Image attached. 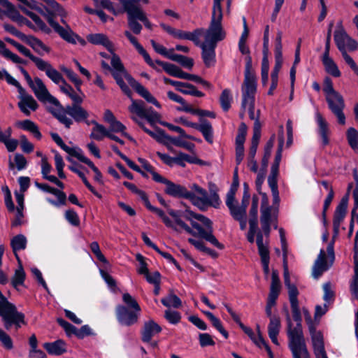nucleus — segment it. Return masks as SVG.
Listing matches in <instances>:
<instances>
[{"instance_id": "1", "label": "nucleus", "mask_w": 358, "mask_h": 358, "mask_svg": "<svg viewBox=\"0 0 358 358\" xmlns=\"http://www.w3.org/2000/svg\"><path fill=\"white\" fill-rule=\"evenodd\" d=\"M288 289L289 300L292 308V317L296 324H294L287 315L288 347L293 358H311L308 350L301 327V315L299 306V291L294 284L286 285Z\"/></svg>"}, {"instance_id": "2", "label": "nucleus", "mask_w": 358, "mask_h": 358, "mask_svg": "<svg viewBox=\"0 0 358 358\" xmlns=\"http://www.w3.org/2000/svg\"><path fill=\"white\" fill-rule=\"evenodd\" d=\"M182 217L190 222L192 227L189 226L190 232L186 229H182V231L205 239L217 248H223V245L213 234V223L209 218L187 210L182 212Z\"/></svg>"}, {"instance_id": "3", "label": "nucleus", "mask_w": 358, "mask_h": 358, "mask_svg": "<svg viewBox=\"0 0 358 358\" xmlns=\"http://www.w3.org/2000/svg\"><path fill=\"white\" fill-rule=\"evenodd\" d=\"M257 91L256 78L253 73L247 69L245 74V80L242 87V111L240 113L241 118H243L245 110H248L250 118L255 120L254 124L255 132H261V125L258 118L255 115V95Z\"/></svg>"}, {"instance_id": "4", "label": "nucleus", "mask_w": 358, "mask_h": 358, "mask_svg": "<svg viewBox=\"0 0 358 358\" xmlns=\"http://www.w3.org/2000/svg\"><path fill=\"white\" fill-rule=\"evenodd\" d=\"M215 188L214 185L210 184V194H208L206 189L194 184L192 186L191 191H187L186 199L201 210H206L208 206L218 208L220 206L221 201Z\"/></svg>"}, {"instance_id": "5", "label": "nucleus", "mask_w": 358, "mask_h": 358, "mask_svg": "<svg viewBox=\"0 0 358 358\" xmlns=\"http://www.w3.org/2000/svg\"><path fill=\"white\" fill-rule=\"evenodd\" d=\"M130 112L131 119L137 123L145 132L155 136V133L144 125L142 120H145L150 124L154 125L160 120V115L158 113L154 111L152 108H147L144 102L141 100H134L131 99V104L128 108Z\"/></svg>"}, {"instance_id": "6", "label": "nucleus", "mask_w": 358, "mask_h": 358, "mask_svg": "<svg viewBox=\"0 0 358 358\" xmlns=\"http://www.w3.org/2000/svg\"><path fill=\"white\" fill-rule=\"evenodd\" d=\"M0 317H1L6 329L12 327L18 329L25 324L24 315L17 311L16 306L9 302L0 291Z\"/></svg>"}, {"instance_id": "7", "label": "nucleus", "mask_w": 358, "mask_h": 358, "mask_svg": "<svg viewBox=\"0 0 358 358\" xmlns=\"http://www.w3.org/2000/svg\"><path fill=\"white\" fill-rule=\"evenodd\" d=\"M323 91L329 109L337 117L338 122L345 124V116L343 113L345 107L343 98L334 89L332 81L329 78L324 79Z\"/></svg>"}, {"instance_id": "8", "label": "nucleus", "mask_w": 358, "mask_h": 358, "mask_svg": "<svg viewBox=\"0 0 358 358\" xmlns=\"http://www.w3.org/2000/svg\"><path fill=\"white\" fill-rule=\"evenodd\" d=\"M80 104L81 103H76L68 105L65 108L59 110L55 115L66 128H70L73 124L72 119L78 122H85L89 125L90 122L87 120L89 113Z\"/></svg>"}, {"instance_id": "9", "label": "nucleus", "mask_w": 358, "mask_h": 358, "mask_svg": "<svg viewBox=\"0 0 358 358\" xmlns=\"http://www.w3.org/2000/svg\"><path fill=\"white\" fill-rule=\"evenodd\" d=\"M147 208L159 216L166 227L178 233L182 232V229H186L190 232L189 225L182 220V211L168 209L167 213L169 215H167L162 210L154 207L151 204Z\"/></svg>"}, {"instance_id": "10", "label": "nucleus", "mask_w": 358, "mask_h": 358, "mask_svg": "<svg viewBox=\"0 0 358 358\" xmlns=\"http://www.w3.org/2000/svg\"><path fill=\"white\" fill-rule=\"evenodd\" d=\"M334 243V241L329 243L327 253L323 249L320 250L313 266L312 275L315 279H318L332 266L335 259Z\"/></svg>"}, {"instance_id": "11", "label": "nucleus", "mask_w": 358, "mask_h": 358, "mask_svg": "<svg viewBox=\"0 0 358 358\" xmlns=\"http://www.w3.org/2000/svg\"><path fill=\"white\" fill-rule=\"evenodd\" d=\"M123 7V11L126 12L128 18V26L135 34H139L142 30V26L137 22L140 13L141 1L148 3V0H118Z\"/></svg>"}, {"instance_id": "12", "label": "nucleus", "mask_w": 358, "mask_h": 358, "mask_svg": "<svg viewBox=\"0 0 358 358\" xmlns=\"http://www.w3.org/2000/svg\"><path fill=\"white\" fill-rule=\"evenodd\" d=\"M58 15L57 14H51L48 13L44 15L46 17V20L50 24V26L53 29V30L59 34V36L66 41L68 43L76 44L77 42H79L82 45L85 44V41L81 38L78 35L75 34L70 27L66 24V20H64V17H62L61 22L64 24L66 27H62L57 22L54 20V16Z\"/></svg>"}, {"instance_id": "13", "label": "nucleus", "mask_w": 358, "mask_h": 358, "mask_svg": "<svg viewBox=\"0 0 358 358\" xmlns=\"http://www.w3.org/2000/svg\"><path fill=\"white\" fill-rule=\"evenodd\" d=\"M222 15H212L210 24L208 29L204 30L202 35L204 36L203 43L217 45V42L223 40L225 33L222 27Z\"/></svg>"}, {"instance_id": "14", "label": "nucleus", "mask_w": 358, "mask_h": 358, "mask_svg": "<svg viewBox=\"0 0 358 358\" xmlns=\"http://www.w3.org/2000/svg\"><path fill=\"white\" fill-rule=\"evenodd\" d=\"M29 87L40 101L49 103L54 106H58L59 104V101L50 94L45 85L41 78L38 77L34 78L33 83Z\"/></svg>"}, {"instance_id": "15", "label": "nucleus", "mask_w": 358, "mask_h": 358, "mask_svg": "<svg viewBox=\"0 0 358 358\" xmlns=\"http://www.w3.org/2000/svg\"><path fill=\"white\" fill-rule=\"evenodd\" d=\"M277 209L272 207L261 210L262 229L267 237L269 236L271 224H273L274 228H277Z\"/></svg>"}, {"instance_id": "16", "label": "nucleus", "mask_w": 358, "mask_h": 358, "mask_svg": "<svg viewBox=\"0 0 358 358\" xmlns=\"http://www.w3.org/2000/svg\"><path fill=\"white\" fill-rule=\"evenodd\" d=\"M36 66L38 70L45 71L46 76L59 87L66 83L62 74L50 62L41 59Z\"/></svg>"}, {"instance_id": "17", "label": "nucleus", "mask_w": 358, "mask_h": 358, "mask_svg": "<svg viewBox=\"0 0 358 358\" xmlns=\"http://www.w3.org/2000/svg\"><path fill=\"white\" fill-rule=\"evenodd\" d=\"M36 66L38 70L45 71L46 76L59 87L66 83L62 74L50 62L41 59Z\"/></svg>"}, {"instance_id": "18", "label": "nucleus", "mask_w": 358, "mask_h": 358, "mask_svg": "<svg viewBox=\"0 0 358 358\" xmlns=\"http://www.w3.org/2000/svg\"><path fill=\"white\" fill-rule=\"evenodd\" d=\"M334 38L338 48L341 52L346 51V49L355 50L358 47L357 42L350 37L343 29L335 31Z\"/></svg>"}, {"instance_id": "19", "label": "nucleus", "mask_w": 358, "mask_h": 358, "mask_svg": "<svg viewBox=\"0 0 358 358\" xmlns=\"http://www.w3.org/2000/svg\"><path fill=\"white\" fill-rule=\"evenodd\" d=\"M155 181L165 184V192L169 195L172 196H182L186 198L187 190L182 186L172 182L159 174L155 175Z\"/></svg>"}, {"instance_id": "20", "label": "nucleus", "mask_w": 358, "mask_h": 358, "mask_svg": "<svg viewBox=\"0 0 358 358\" xmlns=\"http://www.w3.org/2000/svg\"><path fill=\"white\" fill-rule=\"evenodd\" d=\"M135 310L131 311L127 307L119 305L116 308V315L118 322L126 326H130L135 324L138 321V313Z\"/></svg>"}, {"instance_id": "21", "label": "nucleus", "mask_w": 358, "mask_h": 358, "mask_svg": "<svg viewBox=\"0 0 358 358\" xmlns=\"http://www.w3.org/2000/svg\"><path fill=\"white\" fill-rule=\"evenodd\" d=\"M19 99L17 106L25 115L29 116L31 111H35L38 108L36 101L31 95L27 94L24 90L23 92L19 93Z\"/></svg>"}, {"instance_id": "22", "label": "nucleus", "mask_w": 358, "mask_h": 358, "mask_svg": "<svg viewBox=\"0 0 358 358\" xmlns=\"http://www.w3.org/2000/svg\"><path fill=\"white\" fill-rule=\"evenodd\" d=\"M217 45L200 43L199 46L202 50V59L207 67L212 66L215 63V48Z\"/></svg>"}, {"instance_id": "23", "label": "nucleus", "mask_w": 358, "mask_h": 358, "mask_svg": "<svg viewBox=\"0 0 358 358\" xmlns=\"http://www.w3.org/2000/svg\"><path fill=\"white\" fill-rule=\"evenodd\" d=\"M128 81L136 91V92L144 98L148 102L154 104L157 108L161 106L157 99L151 94V93L139 83L135 81L131 76H128Z\"/></svg>"}, {"instance_id": "24", "label": "nucleus", "mask_w": 358, "mask_h": 358, "mask_svg": "<svg viewBox=\"0 0 358 358\" xmlns=\"http://www.w3.org/2000/svg\"><path fill=\"white\" fill-rule=\"evenodd\" d=\"M348 197L344 196L342 198L340 203L337 206L334 217V232L337 234L339 230L340 224L343 220L348 206Z\"/></svg>"}, {"instance_id": "25", "label": "nucleus", "mask_w": 358, "mask_h": 358, "mask_svg": "<svg viewBox=\"0 0 358 358\" xmlns=\"http://www.w3.org/2000/svg\"><path fill=\"white\" fill-rule=\"evenodd\" d=\"M240 327L250 337V338L255 345H257L259 347L264 346L266 350L271 352V349L269 346L266 344L261 334L259 325L257 326V335L255 334L254 331L251 328L245 326L243 324H241Z\"/></svg>"}, {"instance_id": "26", "label": "nucleus", "mask_w": 358, "mask_h": 358, "mask_svg": "<svg viewBox=\"0 0 358 358\" xmlns=\"http://www.w3.org/2000/svg\"><path fill=\"white\" fill-rule=\"evenodd\" d=\"M87 41L94 45H101L105 47L110 53L113 52V44L103 34H91L87 36Z\"/></svg>"}, {"instance_id": "27", "label": "nucleus", "mask_w": 358, "mask_h": 358, "mask_svg": "<svg viewBox=\"0 0 358 358\" xmlns=\"http://www.w3.org/2000/svg\"><path fill=\"white\" fill-rule=\"evenodd\" d=\"M124 35L129 39L130 43L135 47L136 50L138 52L140 55H141L145 61L152 67H155V63L152 62L148 53L145 51L143 47L138 42L137 38L132 35L131 31H125Z\"/></svg>"}, {"instance_id": "28", "label": "nucleus", "mask_w": 358, "mask_h": 358, "mask_svg": "<svg viewBox=\"0 0 358 358\" xmlns=\"http://www.w3.org/2000/svg\"><path fill=\"white\" fill-rule=\"evenodd\" d=\"M161 327L154 321L150 320L145 322L142 331V340L144 342H149L152 338L161 331Z\"/></svg>"}, {"instance_id": "29", "label": "nucleus", "mask_w": 358, "mask_h": 358, "mask_svg": "<svg viewBox=\"0 0 358 358\" xmlns=\"http://www.w3.org/2000/svg\"><path fill=\"white\" fill-rule=\"evenodd\" d=\"M203 33V29H196L192 32L178 29L176 38L191 41L196 45H199L201 43L199 38Z\"/></svg>"}, {"instance_id": "30", "label": "nucleus", "mask_w": 358, "mask_h": 358, "mask_svg": "<svg viewBox=\"0 0 358 358\" xmlns=\"http://www.w3.org/2000/svg\"><path fill=\"white\" fill-rule=\"evenodd\" d=\"M281 324L278 317H271L268 326V333L271 341L276 345H279L278 336L280 332Z\"/></svg>"}, {"instance_id": "31", "label": "nucleus", "mask_w": 358, "mask_h": 358, "mask_svg": "<svg viewBox=\"0 0 358 358\" xmlns=\"http://www.w3.org/2000/svg\"><path fill=\"white\" fill-rule=\"evenodd\" d=\"M315 120L318 126V132L322 138V143L324 145H327L329 143L328 135L329 133L328 124L318 111L315 113Z\"/></svg>"}, {"instance_id": "32", "label": "nucleus", "mask_w": 358, "mask_h": 358, "mask_svg": "<svg viewBox=\"0 0 358 358\" xmlns=\"http://www.w3.org/2000/svg\"><path fill=\"white\" fill-rule=\"evenodd\" d=\"M43 348L52 355H60L66 351L65 342L60 339L52 343H45Z\"/></svg>"}, {"instance_id": "33", "label": "nucleus", "mask_w": 358, "mask_h": 358, "mask_svg": "<svg viewBox=\"0 0 358 358\" xmlns=\"http://www.w3.org/2000/svg\"><path fill=\"white\" fill-rule=\"evenodd\" d=\"M309 329L314 354L325 350L323 335L321 331H316L313 327H310Z\"/></svg>"}, {"instance_id": "34", "label": "nucleus", "mask_w": 358, "mask_h": 358, "mask_svg": "<svg viewBox=\"0 0 358 358\" xmlns=\"http://www.w3.org/2000/svg\"><path fill=\"white\" fill-rule=\"evenodd\" d=\"M23 42L31 46L39 55L50 52V48L46 46L40 39L33 36H27Z\"/></svg>"}, {"instance_id": "35", "label": "nucleus", "mask_w": 358, "mask_h": 358, "mask_svg": "<svg viewBox=\"0 0 358 358\" xmlns=\"http://www.w3.org/2000/svg\"><path fill=\"white\" fill-rule=\"evenodd\" d=\"M176 164L185 167L186 162L194 164H202V160L199 159L194 154L187 155L184 152H178L175 157Z\"/></svg>"}, {"instance_id": "36", "label": "nucleus", "mask_w": 358, "mask_h": 358, "mask_svg": "<svg viewBox=\"0 0 358 358\" xmlns=\"http://www.w3.org/2000/svg\"><path fill=\"white\" fill-rule=\"evenodd\" d=\"M200 124H198L196 129L199 131L203 136L205 140L209 143H213V131L211 124L206 120L201 119Z\"/></svg>"}, {"instance_id": "37", "label": "nucleus", "mask_w": 358, "mask_h": 358, "mask_svg": "<svg viewBox=\"0 0 358 358\" xmlns=\"http://www.w3.org/2000/svg\"><path fill=\"white\" fill-rule=\"evenodd\" d=\"M94 124L90 137L96 141H102L108 135L109 130L103 125L99 124L97 122L92 120L90 122V124Z\"/></svg>"}, {"instance_id": "38", "label": "nucleus", "mask_w": 358, "mask_h": 358, "mask_svg": "<svg viewBox=\"0 0 358 358\" xmlns=\"http://www.w3.org/2000/svg\"><path fill=\"white\" fill-rule=\"evenodd\" d=\"M16 126L24 131H29L34 135L35 138L38 140L42 137L38 127L31 120H25L22 121H18L16 122Z\"/></svg>"}, {"instance_id": "39", "label": "nucleus", "mask_w": 358, "mask_h": 358, "mask_svg": "<svg viewBox=\"0 0 358 358\" xmlns=\"http://www.w3.org/2000/svg\"><path fill=\"white\" fill-rule=\"evenodd\" d=\"M0 5L4 7L8 13L10 17H11L14 21L17 22L18 23L23 24L26 18L21 15L19 12L15 9V6L10 3L7 0H0Z\"/></svg>"}, {"instance_id": "40", "label": "nucleus", "mask_w": 358, "mask_h": 358, "mask_svg": "<svg viewBox=\"0 0 358 358\" xmlns=\"http://www.w3.org/2000/svg\"><path fill=\"white\" fill-rule=\"evenodd\" d=\"M155 63L161 66L169 75L182 78L184 71L176 65L159 60H156Z\"/></svg>"}, {"instance_id": "41", "label": "nucleus", "mask_w": 358, "mask_h": 358, "mask_svg": "<svg viewBox=\"0 0 358 358\" xmlns=\"http://www.w3.org/2000/svg\"><path fill=\"white\" fill-rule=\"evenodd\" d=\"M176 90L184 94L196 97L204 96V94L202 92L198 90L195 86L188 83L180 82Z\"/></svg>"}, {"instance_id": "42", "label": "nucleus", "mask_w": 358, "mask_h": 358, "mask_svg": "<svg viewBox=\"0 0 358 358\" xmlns=\"http://www.w3.org/2000/svg\"><path fill=\"white\" fill-rule=\"evenodd\" d=\"M0 55L6 59L10 60L15 64H26V62L16 54L6 48L5 44L0 40Z\"/></svg>"}, {"instance_id": "43", "label": "nucleus", "mask_w": 358, "mask_h": 358, "mask_svg": "<svg viewBox=\"0 0 358 358\" xmlns=\"http://www.w3.org/2000/svg\"><path fill=\"white\" fill-rule=\"evenodd\" d=\"M268 237L264 234V232L262 229V231H259L257 234V245L258 248V252L259 255L269 253L268 244Z\"/></svg>"}, {"instance_id": "44", "label": "nucleus", "mask_w": 358, "mask_h": 358, "mask_svg": "<svg viewBox=\"0 0 358 358\" xmlns=\"http://www.w3.org/2000/svg\"><path fill=\"white\" fill-rule=\"evenodd\" d=\"M355 260V274L350 283V292L352 299L358 300V255L357 253L354 256Z\"/></svg>"}, {"instance_id": "45", "label": "nucleus", "mask_w": 358, "mask_h": 358, "mask_svg": "<svg viewBox=\"0 0 358 358\" xmlns=\"http://www.w3.org/2000/svg\"><path fill=\"white\" fill-rule=\"evenodd\" d=\"M11 247L13 248V250L15 255V257L20 262V258L18 255H17V251L22 250L25 249L27 245V238L24 235L20 234L17 235L11 240Z\"/></svg>"}, {"instance_id": "46", "label": "nucleus", "mask_w": 358, "mask_h": 358, "mask_svg": "<svg viewBox=\"0 0 358 358\" xmlns=\"http://www.w3.org/2000/svg\"><path fill=\"white\" fill-rule=\"evenodd\" d=\"M322 62L325 67L326 71L334 77H339L341 71L337 65L327 55L322 58Z\"/></svg>"}, {"instance_id": "47", "label": "nucleus", "mask_w": 358, "mask_h": 358, "mask_svg": "<svg viewBox=\"0 0 358 358\" xmlns=\"http://www.w3.org/2000/svg\"><path fill=\"white\" fill-rule=\"evenodd\" d=\"M112 55L111 57V66L113 67V73L117 72L118 75H124L125 78L128 80L129 75L127 74L124 68L120 61V57L115 53V50L113 49V52L110 53Z\"/></svg>"}, {"instance_id": "48", "label": "nucleus", "mask_w": 358, "mask_h": 358, "mask_svg": "<svg viewBox=\"0 0 358 358\" xmlns=\"http://www.w3.org/2000/svg\"><path fill=\"white\" fill-rule=\"evenodd\" d=\"M169 59L178 62L182 66L187 69H192L194 66V60L192 58L185 57L182 55L175 54L174 52L170 57Z\"/></svg>"}, {"instance_id": "49", "label": "nucleus", "mask_w": 358, "mask_h": 358, "mask_svg": "<svg viewBox=\"0 0 358 358\" xmlns=\"http://www.w3.org/2000/svg\"><path fill=\"white\" fill-rule=\"evenodd\" d=\"M348 142L351 148L355 151H358V131L353 127H350L346 132Z\"/></svg>"}, {"instance_id": "50", "label": "nucleus", "mask_w": 358, "mask_h": 358, "mask_svg": "<svg viewBox=\"0 0 358 358\" xmlns=\"http://www.w3.org/2000/svg\"><path fill=\"white\" fill-rule=\"evenodd\" d=\"M60 90L64 94H65L71 99V100L73 101V103L83 102V98L80 95L77 94L74 92L72 87L68 85L67 83L64 85H61Z\"/></svg>"}, {"instance_id": "51", "label": "nucleus", "mask_w": 358, "mask_h": 358, "mask_svg": "<svg viewBox=\"0 0 358 358\" xmlns=\"http://www.w3.org/2000/svg\"><path fill=\"white\" fill-rule=\"evenodd\" d=\"M19 264L20 266L18 268L16 269L14 276L12 279V285L15 289H17L19 286L22 285L25 279V273L20 264V262Z\"/></svg>"}, {"instance_id": "52", "label": "nucleus", "mask_w": 358, "mask_h": 358, "mask_svg": "<svg viewBox=\"0 0 358 358\" xmlns=\"http://www.w3.org/2000/svg\"><path fill=\"white\" fill-rule=\"evenodd\" d=\"M162 303L166 307L179 308L181 304V300L174 294H170L166 297L162 299Z\"/></svg>"}, {"instance_id": "53", "label": "nucleus", "mask_w": 358, "mask_h": 358, "mask_svg": "<svg viewBox=\"0 0 358 358\" xmlns=\"http://www.w3.org/2000/svg\"><path fill=\"white\" fill-rule=\"evenodd\" d=\"M231 215L234 220H240L246 216V209L241 206L234 203L228 206Z\"/></svg>"}, {"instance_id": "54", "label": "nucleus", "mask_w": 358, "mask_h": 358, "mask_svg": "<svg viewBox=\"0 0 358 358\" xmlns=\"http://www.w3.org/2000/svg\"><path fill=\"white\" fill-rule=\"evenodd\" d=\"M108 130H110V132L121 133L122 136L127 137L129 140H133V138L129 136V134L125 131L126 127L117 120H115L113 122H112L110 124V129H108Z\"/></svg>"}, {"instance_id": "55", "label": "nucleus", "mask_w": 358, "mask_h": 358, "mask_svg": "<svg viewBox=\"0 0 358 358\" xmlns=\"http://www.w3.org/2000/svg\"><path fill=\"white\" fill-rule=\"evenodd\" d=\"M220 100L222 109L224 111H227L231 107V102L232 100L230 90L227 89L224 90L222 92Z\"/></svg>"}, {"instance_id": "56", "label": "nucleus", "mask_w": 358, "mask_h": 358, "mask_svg": "<svg viewBox=\"0 0 358 358\" xmlns=\"http://www.w3.org/2000/svg\"><path fill=\"white\" fill-rule=\"evenodd\" d=\"M122 301L128 306V308H132L136 312L141 311V308L138 303H137L136 299L129 293L123 294Z\"/></svg>"}, {"instance_id": "57", "label": "nucleus", "mask_w": 358, "mask_h": 358, "mask_svg": "<svg viewBox=\"0 0 358 358\" xmlns=\"http://www.w3.org/2000/svg\"><path fill=\"white\" fill-rule=\"evenodd\" d=\"M55 168L57 171L58 176L60 178L64 179L66 176L63 171V169L65 166L62 157L59 154L58 152H55Z\"/></svg>"}, {"instance_id": "58", "label": "nucleus", "mask_w": 358, "mask_h": 358, "mask_svg": "<svg viewBox=\"0 0 358 358\" xmlns=\"http://www.w3.org/2000/svg\"><path fill=\"white\" fill-rule=\"evenodd\" d=\"M169 141L175 145L183 148L190 152H194L195 145L192 143L185 141L179 138H169Z\"/></svg>"}, {"instance_id": "59", "label": "nucleus", "mask_w": 358, "mask_h": 358, "mask_svg": "<svg viewBox=\"0 0 358 358\" xmlns=\"http://www.w3.org/2000/svg\"><path fill=\"white\" fill-rule=\"evenodd\" d=\"M52 194L57 197V200L55 201L52 199L48 198V202L55 206H59L65 203L66 196L63 192L56 189Z\"/></svg>"}, {"instance_id": "60", "label": "nucleus", "mask_w": 358, "mask_h": 358, "mask_svg": "<svg viewBox=\"0 0 358 358\" xmlns=\"http://www.w3.org/2000/svg\"><path fill=\"white\" fill-rule=\"evenodd\" d=\"M151 44L152 45V48H154V50L157 53L164 56L165 57H166L168 59H170V57L171 56V55L173 54V52L174 51L173 49H171V50H168L164 46H163L162 45H161L159 43H156L153 40L151 41Z\"/></svg>"}, {"instance_id": "61", "label": "nucleus", "mask_w": 358, "mask_h": 358, "mask_svg": "<svg viewBox=\"0 0 358 358\" xmlns=\"http://www.w3.org/2000/svg\"><path fill=\"white\" fill-rule=\"evenodd\" d=\"M95 3L107 9L115 15L124 12L123 8L122 10L115 9L113 6V3L109 0H96Z\"/></svg>"}, {"instance_id": "62", "label": "nucleus", "mask_w": 358, "mask_h": 358, "mask_svg": "<svg viewBox=\"0 0 358 358\" xmlns=\"http://www.w3.org/2000/svg\"><path fill=\"white\" fill-rule=\"evenodd\" d=\"M324 296L323 299L325 303H329L334 299V292L332 289L330 282H326L323 285Z\"/></svg>"}, {"instance_id": "63", "label": "nucleus", "mask_w": 358, "mask_h": 358, "mask_svg": "<svg viewBox=\"0 0 358 358\" xmlns=\"http://www.w3.org/2000/svg\"><path fill=\"white\" fill-rule=\"evenodd\" d=\"M15 48L23 55L29 57L35 65L41 59V58L34 56L31 54V51L27 48L25 46L20 44L19 43L17 44Z\"/></svg>"}, {"instance_id": "64", "label": "nucleus", "mask_w": 358, "mask_h": 358, "mask_svg": "<svg viewBox=\"0 0 358 358\" xmlns=\"http://www.w3.org/2000/svg\"><path fill=\"white\" fill-rule=\"evenodd\" d=\"M165 318L171 324H177L180 322V314L175 310H166L164 314Z\"/></svg>"}]
</instances>
